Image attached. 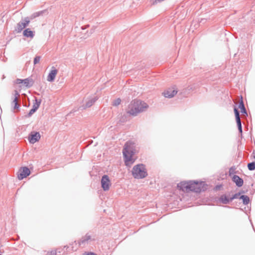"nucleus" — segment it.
<instances>
[{"mask_svg": "<svg viewBox=\"0 0 255 255\" xmlns=\"http://www.w3.org/2000/svg\"><path fill=\"white\" fill-rule=\"evenodd\" d=\"M134 144L133 142L128 141L124 146L123 153L125 165L127 166H130L136 159L133 156L135 153Z\"/></svg>", "mask_w": 255, "mask_h": 255, "instance_id": "nucleus-1", "label": "nucleus"}, {"mask_svg": "<svg viewBox=\"0 0 255 255\" xmlns=\"http://www.w3.org/2000/svg\"><path fill=\"white\" fill-rule=\"evenodd\" d=\"M147 107V105L146 103L138 101H133L129 105L127 112L131 115L135 116Z\"/></svg>", "mask_w": 255, "mask_h": 255, "instance_id": "nucleus-2", "label": "nucleus"}, {"mask_svg": "<svg viewBox=\"0 0 255 255\" xmlns=\"http://www.w3.org/2000/svg\"><path fill=\"white\" fill-rule=\"evenodd\" d=\"M132 175L136 179H142L146 177L147 173L145 166L142 164L135 165L132 170Z\"/></svg>", "mask_w": 255, "mask_h": 255, "instance_id": "nucleus-3", "label": "nucleus"}, {"mask_svg": "<svg viewBox=\"0 0 255 255\" xmlns=\"http://www.w3.org/2000/svg\"><path fill=\"white\" fill-rule=\"evenodd\" d=\"M205 183L203 182L189 181V191L200 192L204 190Z\"/></svg>", "mask_w": 255, "mask_h": 255, "instance_id": "nucleus-4", "label": "nucleus"}, {"mask_svg": "<svg viewBox=\"0 0 255 255\" xmlns=\"http://www.w3.org/2000/svg\"><path fill=\"white\" fill-rule=\"evenodd\" d=\"M30 174V171L27 167H20L17 172V178L19 180H22Z\"/></svg>", "mask_w": 255, "mask_h": 255, "instance_id": "nucleus-5", "label": "nucleus"}, {"mask_svg": "<svg viewBox=\"0 0 255 255\" xmlns=\"http://www.w3.org/2000/svg\"><path fill=\"white\" fill-rule=\"evenodd\" d=\"M102 187L104 191H108L111 185L110 180L108 175H104L101 179Z\"/></svg>", "mask_w": 255, "mask_h": 255, "instance_id": "nucleus-6", "label": "nucleus"}, {"mask_svg": "<svg viewBox=\"0 0 255 255\" xmlns=\"http://www.w3.org/2000/svg\"><path fill=\"white\" fill-rule=\"evenodd\" d=\"M32 83V80L28 78L24 80L17 79L15 81V83L17 85H20V87L24 86L27 87L30 86V85H31Z\"/></svg>", "mask_w": 255, "mask_h": 255, "instance_id": "nucleus-7", "label": "nucleus"}, {"mask_svg": "<svg viewBox=\"0 0 255 255\" xmlns=\"http://www.w3.org/2000/svg\"><path fill=\"white\" fill-rule=\"evenodd\" d=\"M30 22V20L28 17L24 19V21H21L17 23L16 30L19 32L22 31L26 26L28 25Z\"/></svg>", "mask_w": 255, "mask_h": 255, "instance_id": "nucleus-8", "label": "nucleus"}, {"mask_svg": "<svg viewBox=\"0 0 255 255\" xmlns=\"http://www.w3.org/2000/svg\"><path fill=\"white\" fill-rule=\"evenodd\" d=\"M57 73L58 70L56 69L54 67H52L51 70L47 76V80L51 82L54 81Z\"/></svg>", "mask_w": 255, "mask_h": 255, "instance_id": "nucleus-9", "label": "nucleus"}, {"mask_svg": "<svg viewBox=\"0 0 255 255\" xmlns=\"http://www.w3.org/2000/svg\"><path fill=\"white\" fill-rule=\"evenodd\" d=\"M179 189L184 191H189V181H182L177 185Z\"/></svg>", "mask_w": 255, "mask_h": 255, "instance_id": "nucleus-10", "label": "nucleus"}, {"mask_svg": "<svg viewBox=\"0 0 255 255\" xmlns=\"http://www.w3.org/2000/svg\"><path fill=\"white\" fill-rule=\"evenodd\" d=\"M177 93V90L174 89L173 88H170L165 91L164 92H163L162 94L166 98H171L173 97L175 95H176Z\"/></svg>", "mask_w": 255, "mask_h": 255, "instance_id": "nucleus-11", "label": "nucleus"}, {"mask_svg": "<svg viewBox=\"0 0 255 255\" xmlns=\"http://www.w3.org/2000/svg\"><path fill=\"white\" fill-rule=\"evenodd\" d=\"M234 112L235 114L236 119L237 123V126L239 128V130L241 133L242 132V125L241 122L240 118L239 113L237 109V108H234Z\"/></svg>", "mask_w": 255, "mask_h": 255, "instance_id": "nucleus-12", "label": "nucleus"}, {"mask_svg": "<svg viewBox=\"0 0 255 255\" xmlns=\"http://www.w3.org/2000/svg\"><path fill=\"white\" fill-rule=\"evenodd\" d=\"M40 138V135L38 132H35L31 134L29 137V141L30 143H34L38 141Z\"/></svg>", "mask_w": 255, "mask_h": 255, "instance_id": "nucleus-13", "label": "nucleus"}, {"mask_svg": "<svg viewBox=\"0 0 255 255\" xmlns=\"http://www.w3.org/2000/svg\"><path fill=\"white\" fill-rule=\"evenodd\" d=\"M233 180L236 183V184L239 187H241L243 185V179L237 175H234L233 177Z\"/></svg>", "mask_w": 255, "mask_h": 255, "instance_id": "nucleus-14", "label": "nucleus"}, {"mask_svg": "<svg viewBox=\"0 0 255 255\" xmlns=\"http://www.w3.org/2000/svg\"><path fill=\"white\" fill-rule=\"evenodd\" d=\"M234 198V197L229 198L226 195H223L221 196V197L220 198V200L223 204H226L229 203Z\"/></svg>", "mask_w": 255, "mask_h": 255, "instance_id": "nucleus-15", "label": "nucleus"}, {"mask_svg": "<svg viewBox=\"0 0 255 255\" xmlns=\"http://www.w3.org/2000/svg\"><path fill=\"white\" fill-rule=\"evenodd\" d=\"M23 34L24 36L27 37L33 38L34 37V33L29 28H27L24 30Z\"/></svg>", "mask_w": 255, "mask_h": 255, "instance_id": "nucleus-16", "label": "nucleus"}, {"mask_svg": "<svg viewBox=\"0 0 255 255\" xmlns=\"http://www.w3.org/2000/svg\"><path fill=\"white\" fill-rule=\"evenodd\" d=\"M239 108L241 109V113L245 114H247L245 106L244 105L243 102L242 101L239 105Z\"/></svg>", "mask_w": 255, "mask_h": 255, "instance_id": "nucleus-17", "label": "nucleus"}, {"mask_svg": "<svg viewBox=\"0 0 255 255\" xmlns=\"http://www.w3.org/2000/svg\"><path fill=\"white\" fill-rule=\"evenodd\" d=\"M244 204H248L249 203L250 199L247 196L242 195L241 197Z\"/></svg>", "mask_w": 255, "mask_h": 255, "instance_id": "nucleus-18", "label": "nucleus"}, {"mask_svg": "<svg viewBox=\"0 0 255 255\" xmlns=\"http://www.w3.org/2000/svg\"><path fill=\"white\" fill-rule=\"evenodd\" d=\"M18 98L15 97L12 102V104L13 105L14 109H17L18 108L19 106L17 103Z\"/></svg>", "mask_w": 255, "mask_h": 255, "instance_id": "nucleus-19", "label": "nucleus"}, {"mask_svg": "<svg viewBox=\"0 0 255 255\" xmlns=\"http://www.w3.org/2000/svg\"><path fill=\"white\" fill-rule=\"evenodd\" d=\"M95 102V100L94 99H90L87 103L86 105L85 106V108H88L91 107L94 103Z\"/></svg>", "mask_w": 255, "mask_h": 255, "instance_id": "nucleus-20", "label": "nucleus"}, {"mask_svg": "<svg viewBox=\"0 0 255 255\" xmlns=\"http://www.w3.org/2000/svg\"><path fill=\"white\" fill-rule=\"evenodd\" d=\"M248 169L250 170H254L255 169V163L251 162L248 164Z\"/></svg>", "mask_w": 255, "mask_h": 255, "instance_id": "nucleus-21", "label": "nucleus"}, {"mask_svg": "<svg viewBox=\"0 0 255 255\" xmlns=\"http://www.w3.org/2000/svg\"><path fill=\"white\" fill-rule=\"evenodd\" d=\"M40 103V102H37V101L36 100V103L33 104L32 109L36 111L39 107Z\"/></svg>", "mask_w": 255, "mask_h": 255, "instance_id": "nucleus-22", "label": "nucleus"}, {"mask_svg": "<svg viewBox=\"0 0 255 255\" xmlns=\"http://www.w3.org/2000/svg\"><path fill=\"white\" fill-rule=\"evenodd\" d=\"M121 102V99L118 98L114 101L113 105L114 106H117L119 105L120 104Z\"/></svg>", "mask_w": 255, "mask_h": 255, "instance_id": "nucleus-23", "label": "nucleus"}, {"mask_svg": "<svg viewBox=\"0 0 255 255\" xmlns=\"http://www.w3.org/2000/svg\"><path fill=\"white\" fill-rule=\"evenodd\" d=\"M40 60V56H36L33 61L34 64L35 65L38 63H39Z\"/></svg>", "mask_w": 255, "mask_h": 255, "instance_id": "nucleus-24", "label": "nucleus"}, {"mask_svg": "<svg viewBox=\"0 0 255 255\" xmlns=\"http://www.w3.org/2000/svg\"><path fill=\"white\" fill-rule=\"evenodd\" d=\"M36 111L33 109H32L30 110V111H29V116H31V115H32Z\"/></svg>", "mask_w": 255, "mask_h": 255, "instance_id": "nucleus-25", "label": "nucleus"}, {"mask_svg": "<svg viewBox=\"0 0 255 255\" xmlns=\"http://www.w3.org/2000/svg\"><path fill=\"white\" fill-rule=\"evenodd\" d=\"M48 255H56V253L55 251H51L50 253H48Z\"/></svg>", "mask_w": 255, "mask_h": 255, "instance_id": "nucleus-26", "label": "nucleus"}, {"mask_svg": "<svg viewBox=\"0 0 255 255\" xmlns=\"http://www.w3.org/2000/svg\"><path fill=\"white\" fill-rule=\"evenodd\" d=\"M85 255H96L95 254H94L93 253H86L85 254Z\"/></svg>", "mask_w": 255, "mask_h": 255, "instance_id": "nucleus-27", "label": "nucleus"}, {"mask_svg": "<svg viewBox=\"0 0 255 255\" xmlns=\"http://www.w3.org/2000/svg\"><path fill=\"white\" fill-rule=\"evenodd\" d=\"M164 0H154V2H160Z\"/></svg>", "mask_w": 255, "mask_h": 255, "instance_id": "nucleus-28", "label": "nucleus"}, {"mask_svg": "<svg viewBox=\"0 0 255 255\" xmlns=\"http://www.w3.org/2000/svg\"><path fill=\"white\" fill-rule=\"evenodd\" d=\"M232 170H233V169H232V168H231V169H230V171H229L230 175H231V171H232Z\"/></svg>", "mask_w": 255, "mask_h": 255, "instance_id": "nucleus-29", "label": "nucleus"}, {"mask_svg": "<svg viewBox=\"0 0 255 255\" xmlns=\"http://www.w3.org/2000/svg\"><path fill=\"white\" fill-rule=\"evenodd\" d=\"M38 15H39L38 13H35V15L34 16V17H35L36 16H37Z\"/></svg>", "mask_w": 255, "mask_h": 255, "instance_id": "nucleus-30", "label": "nucleus"}]
</instances>
